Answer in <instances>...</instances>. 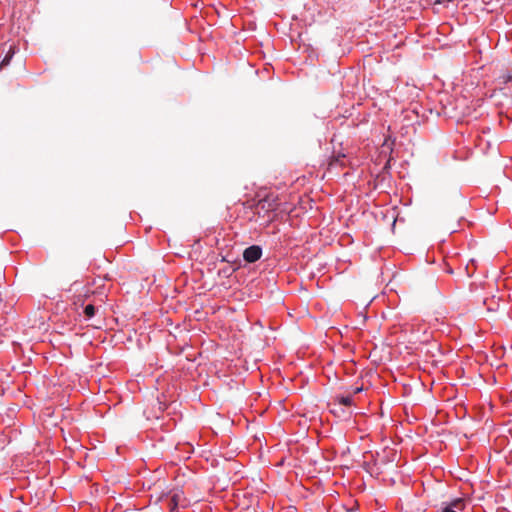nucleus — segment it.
Masks as SVG:
<instances>
[{"mask_svg":"<svg viewBox=\"0 0 512 512\" xmlns=\"http://www.w3.org/2000/svg\"><path fill=\"white\" fill-rule=\"evenodd\" d=\"M258 205L262 210L275 211L280 205L278 195L275 193H269L259 201Z\"/></svg>","mask_w":512,"mask_h":512,"instance_id":"f257e3e1","label":"nucleus"},{"mask_svg":"<svg viewBox=\"0 0 512 512\" xmlns=\"http://www.w3.org/2000/svg\"><path fill=\"white\" fill-rule=\"evenodd\" d=\"M262 256V250L259 246L253 245L244 250V260L253 263L259 260Z\"/></svg>","mask_w":512,"mask_h":512,"instance_id":"f03ea898","label":"nucleus"},{"mask_svg":"<svg viewBox=\"0 0 512 512\" xmlns=\"http://www.w3.org/2000/svg\"><path fill=\"white\" fill-rule=\"evenodd\" d=\"M466 507V500L463 499V498H456L454 500H452L451 502H449L448 504H446L443 509H442V512H460V511H463Z\"/></svg>","mask_w":512,"mask_h":512,"instance_id":"7ed1b4c3","label":"nucleus"},{"mask_svg":"<svg viewBox=\"0 0 512 512\" xmlns=\"http://www.w3.org/2000/svg\"><path fill=\"white\" fill-rule=\"evenodd\" d=\"M347 165H351L346 155L338 154L337 156L332 157L328 164V170L332 171L337 167H345Z\"/></svg>","mask_w":512,"mask_h":512,"instance_id":"20e7f679","label":"nucleus"},{"mask_svg":"<svg viewBox=\"0 0 512 512\" xmlns=\"http://www.w3.org/2000/svg\"><path fill=\"white\" fill-rule=\"evenodd\" d=\"M184 501H185V499L183 496V492H181V491L174 492L169 500L170 510L173 511L178 506H184Z\"/></svg>","mask_w":512,"mask_h":512,"instance_id":"39448f33","label":"nucleus"},{"mask_svg":"<svg viewBox=\"0 0 512 512\" xmlns=\"http://www.w3.org/2000/svg\"><path fill=\"white\" fill-rule=\"evenodd\" d=\"M15 53V48L13 46H10L5 58L1 62V67L6 66L9 64L11 58L13 57Z\"/></svg>","mask_w":512,"mask_h":512,"instance_id":"423d86ee","label":"nucleus"},{"mask_svg":"<svg viewBox=\"0 0 512 512\" xmlns=\"http://www.w3.org/2000/svg\"><path fill=\"white\" fill-rule=\"evenodd\" d=\"M84 314L88 319L95 315V307L93 303H89L84 307Z\"/></svg>","mask_w":512,"mask_h":512,"instance_id":"0eeeda50","label":"nucleus"},{"mask_svg":"<svg viewBox=\"0 0 512 512\" xmlns=\"http://www.w3.org/2000/svg\"><path fill=\"white\" fill-rule=\"evenodd\" d=\"M336 399L338 403L343 406H351L353 403V399L351 396H339Z\"/></svg>","mask_w":512,"mask_h":512,"instance_id":"6e6552de","label":"nucleus"},{"mask_svg":"<svg viewBox=\"0 0 512 512\" xmlns=\"http://www.w3.org/2000/svg\"><path fill=\"white\" fill-rule=\"evenodd\" d=\"M89 293H90V289H89V288H86V289H85V292H84V296H85V297H88Z\"/></svg>","mask_w":512,"mask_h":512,"instance_id":"1a4fd4ad","label":"nucleus"},{"mask_svg":"<svg viewBox=\"0 0 512 512\" xmlns=\"http://www.w3.org/2000/svg\"><path fill=\"white\" fill-rule=\"evenodd\" d=\"M360 391H361V388H356V389L354 390V394H356V393H358V392H360Z\"/></svg>","mask_w":512,"mask_h":512,"instance_id":"9d476101","label":"nucleus"},{"mask_svg":"<svg viewBox=\"0 0 512 512\" xmlns=\"http://www.w3.org/2000/svg\"><path fill=\"white\" fill-rule=\"evenodd\" d=\"M512 80V76H508L507 79L505 80V82H508V81H511Z\"/></svg>","mask_w":512,"mask_h":512,"instance_id":"9b49d317","label":"nucleus"},{"mask_svg":"<svg viewBox=\"0 0 512 512\" xmlns=\"http://www.w3.org/2000/svg\"><path fill=\"white\" fill-rule=\"evenodd\" d=\"M80 297L81 295L78 296V301H75V304H78V302L80 301Z\"/></svg>","mask_w":512,"mask_h":512,"instance_id":"f8f14e48","label":"nucleus"}]
</instances>
